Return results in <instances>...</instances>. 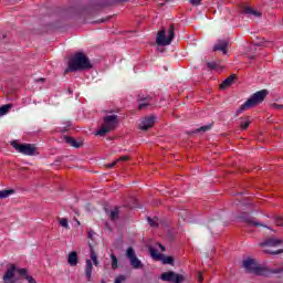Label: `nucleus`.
Listing matches in <instances>:
<instances>
[{"instance_id": "f257e3e1", "label": "nucleus", "mask_w": 283, "mask_h": 283, "mask_svg": "<svg viewBox=\"0 0 283 283\" xmlns=\"http://www.w3.org/2000/svg\"><path fill=\"white\" fill-rule=\"evenodd\" d=\"M18 273V275H20L21 277H24V280H27L29 283H36V281L34 280V277H32L31 275H28V270L25 269H19L17 268V265L11 264L6 274L3 275V282L4 283H14L17 282V279L14 277V275Z\"/></svg>"}, {"instance_id": "f03ea898", "label": "nucleus", "mask_w": 283, "mask_h": 283, "mask_svg": "<svg viewBox=\"0 0 283 283\" xmlns=\"http://www.w3.org/2000/svg\"><path fill=\"white\" fill-rule=\"evenodd\" d=\"M90 67H92L90 59L83 53H76L73 59L69 61L66 72H78V70H90Z\"/></svg>"}, {"instance_id": "7ed1b4c3", "label": "nucleus", "mask_w": 283, "mask_h": 283, "mask_svg": "<svg viewBox=\"0 0 283 283\" xmlns=\"http://www.w3.org/2000/svg\"><path fill=\"white\" fill-rule=\"evenodd\" d=\"M269 92L266 90L258 91L254 93L241 107L237 111V115L242 114V112H247V109H251L256 105H260L264 98H266Z\"/></svg>"}, {"instance_id": "20e7f679", "label": "nucleus", "mask_w": 283, "mask_h": 283, "mask_svg": "<svg viewBox=\"0 0 283 283\" xmlns=\"http://www.w3.org/2000/svg\"><path fill=\"white\" fill-rule=\"evenodd\" d=\"M175 30L176 27L171 24L170 28L168 29V35L167 30L165 29L157 33L156 43L158 48H160V45L163 48H165V45H171V41H174V36H176Z\"/></svg>"}, {"instance_id": "39448f33", "label": "nucleus", "mask_w": 283, "mask_h": 283, "mask_svg": "<svg viewBox=\"0 0 283 283\" xmlns=\"http://www.w3.org/2000/svg\"><path fill=\"white\" fill-rule=\"evenodd\" d=\"M282 244V240L275 239V238H269L264 242H261L259 245L261 247L263 253H270V255H277L280 253H283V250H276Z\"/></svg>"}, {"instance_id": "423d86ee", "label": "nucleus", "mask_w": 283, "mask_h": 283, "mask_svg": "<svg viewBox=\"0 0 283 283\" xmlns=\"http://www.w3.org/2000/svg\"><path fill=\"white\" fill-rule=\"evenodd\" d=\"M116 125H118V116L117 115H108L104 118V124L97 130V136H105V134H109L113 129H116Z\"/></svg>"}, {"instance_id": "0eeeda50", "label": "nucleus", "mask_w": 283, "mask_h": 283, "mask_svg": "<svg viewBox=\"0 0 283 283\" xmlns=\"http://www.w3.org/2000/svg\"><path fill=\"white\" fill-rule=\"evenodd\" d=\"M243 268L248 273H253L254 275H266L268 271L264 266L260 265L255 259H247L243 261Z\"/></svg>"}, {"instance_id": "6e6552de", "label": "nucleus", "mask_w": 283, "mask_h": 283, "mask_svg": "<svg viewBox=\"0 0 283 283\" xmlns=\"http://www.w3.org/2000/svg\"><path fill=\"white\" fill-rule=\"evenodd\" d=\"M11 146L19 154L24 156H36V148L32 144H19L18 142H12Z\"/></svg>"}, {"instance_id": "1a4fd4ad", "label": "nucleus", "mask_w": 283, "mask_h": 283, "mask_svg": "<svg viewBox=\"0 0 283 283\" xmlns=\"http://www.w3.org/2000/svg\"><path fill=\"white\" fill-rule=\"evenodd\" d=\"M126 258L129 260L130 266H133V269H143V261L138 256H136L134 248H128L126 250Z\"/></svg>"}, {"instance_id": "9d476101", "label": "nucleus", "mask_w": 283, "mask_h": 283, "mask_svg": "<svg viewBox=\"0 0 283 283\" xmlns=\"http://www.w3.org/2000/svg\"><path fill=\"white\" fill-rule=\"evenodd\" d=\"M161 280L163 282L182 283L185 282V276L174 271H169L161 274Z\"/></svg>"}, {"instance_id": "9b49d317", "label": "nucleus", "mask_w": 283, "mask_h": 283, "mask_svg": "<svg viewBox=\"0 0 283 283\" xmlns=\"http://www.w3.org/2000/svg\"><path fill=\"white\" fill-rule=\"evenodd\" d=\"M154 123H156V116H148L142 119L139 124V129L143 132H147L150 127H154Z\"/></svg>"}, {"instance_id": "f8f14e48", "label": "nucleus", "mask_w": 283, "mask_h": 283, "mask_svg": "<svg viewBox=\"0 0 283 283\" xmlns=\"http://www.w3.org/2000/svg\"><path fill=\"white\" fill-rule=\"evenodd\" d=\"M227 48H229V42L227 40H220L217 44L213 46L214 52H222L223 54H227Z\"/></svg>"}, {"instance_id": "ddd939ff", "label": "nucleus", "mask_w": 283, "mask_h": 283, "mask_svg": "<svg viewBox=\"0 0 283 283\" xmlns=\"http://www.w3.org/2000/svg\"><path fill=\"white\" fill-rule=\"evenodd\" d=\"M67 262L70 266H76L78 264V253L76 251H72L69 253Z\"/></svg>"}, {"instance_id": "4468645a", "label": "nucleus", "mask_w": 283, "mask_h": 283, "mask_svg": "<svg viewBox=\"0 0 283 283\" xmlns=\"http://www.w3.org/2000/svg\"><path fill=\"white\" fill-rule=\"evenodd\" d=\"M94 269V265L92 264V260H86V266H85V276L88 282L92 281V271Z\"/></svg>"}, {"instance_id": "2eb2a0df", "label": "nucleus", "mask_w": 283, "mask_h": 283, "mask_svg": "<svg viewBox=\"0 0 283 283\" xmlns=\"http://www.w3.org/2000/svg\"><path fill=\"white\" fill-rule=\"evenodd\" d=\"M235 81V75H230L227 77L221 84H220V90H227L233 85V82Z\"/></svg>"}, {"instance_id": "dca6fc26", "label": "nucleus", "mask_w": 283, "mask_h": 283, "mask_svg": "<svg viewBox=\"0 0 283 283\" xmlns=\"http://www.w3.org/2000/svg\"><path fill=\"white\" fill-rule=\"evenodd\" d=\"M138 99L140 101L138 105V109H145L146 107H149L151 105V98L150 97H143L138 95Z\"/></svg>"}, {"instance_id": "f3484780", "label": "nucleus", "mask_w": 283, "mask_h": 283, "mask_svg": "<svg viewBox=\"0 0 283 283\" xmlns=\"http://www.w3.org/2000/svg\"><path fill=\"white\" fill-rule=\"evenodd\" d=\"M243 14H249L250 17H262V13L251 7H245L243 9Z\"/></svg>"}, {"instance_id": "a211bd4d", "label": "nucleus", "mask_w": 283, "mask_h": 283, "mask_svg": "<svg viewBox=\"0 0 283 283\" xmlns=\"http://www.w3.org/2000/svg\"><path fill=\"white\" fill-rule=\"evenodd\" d=\"M149 253L153 260H160V258H163V254H160V252L153 247L149 248Z\"/></svg>"}, {"instance_id": "6ab92c4d", "label": "nucleus", "mask_w": 283, "mask_h": 283, "mask_svg": "<svg viewBox=\"0 0 283 283\" xmlns=\"http://www.w3.org/2000/svg\"><path fill=\"white\" fill-rule=\"evenodd\" d=\"M12 193H14V189L0 190V200H3V198H10Z\"/></svg>"}, {"instance_id": "aec40b11", "label": "nucleus", "mask_w": 283, "mask_h": 283, "mask_svg": "<svg viewBox=\"0 0 283 283\" xmlns=\"http://www.w3.org/2000/svg\"><path fill=\"white\" fill-rule=\"evenodd\" d=\"M245 222H248L250 227H262V223L255 221L253 217H247Z\"/></svg>"}, {"instance_id": "412c9836", "label": "nucleus", "mask_w": 283, "mask_h": 283, "mask_svg": "<svg viewBox=\"0 0 283 283\" xmlns=\"http://www.w3.org/2000/svg\"><path fill=\"white\" fill-rule=\"evenodd\" d=\"M125 160H129V157L123 156V157L118 158L116 161L106 165V167H107V169H113V167H116L117 163L125 161Z\"/></svg>"}, {"instance_id": "4be33fe9", "label": "nucleus", "mask_w": 283, "mask_h": 283, "mask_svg": "<svg viewBox=\"0 0 283 283\" xmlns=\"http://www.w3.org/2000/svg\"><path fill=\"white\" fill-rule=\"evenodd\" d=\"M163 264H174V258L172 256H165L161 254V258L159 259Z\"/></svg>"}, {"instance_id": "5701e85b", "label": "nucleus", "mask_w": 283, "mask_h": 283, "mask_svg": "<svg viewBox=\"0 0 283 283\" xmlns=\"http://www.w3.org/2000/svg\"><path fill=\"white\" fill-rule=\"evenodd\" d=\"M66 143L71 145V147H81V144H78L77 140L72 137H66Z\"/></svg>"}, {"instance_id": "b1692460", "label": "nucleus", "mask_w": 283, "mask_h": 283, "mask_svg": "<svg viewBox=\"0 0 283 283\" xmlns=\"http://www.w3.org/2000/svg\"><path fill=\"white\" fill-rule=\"evenodd\" d=\"M91 260L95 266H98V256L94 252V249H91Z\"/></svg>"}, {"instance_id": "393cba45", "label": "nucleus", "mask_w": 283, "mask_h": 283, "mask_svg": "<svg viewBox=\"0 0 283 283\" xmlns=\"http://www.w3.org/2000/svg\"><path fill=\"white\" fill-rule=\"evenodd\" d=\"M109 219L111 220H118V208H115V209H113L112 211H111V213H109Z\"/></svg>"}, {"instance_id": "a878e982", "label": "nucleus", "mask_w": 283, "mask_h": 283, "mask_svg": "<svg viewBox=\"0 0 283 283\" xmlns=\"http://www.w3.org/2000/svg\"><path fill=\"white\" fill-rule=\"evenodd\" d=\"M111 259H112V269L115 271V269H118V259L114 254H111Z\"/></svg>"}, {"instance_id": "bb28decb", "label": "nucleus", "mask_w": 283, "mask_h": 283, "mask_svg": "<svg viewBox=\"0 0 283 283\" xmlns=\"http://www.w3.org/2000/svg\"><path fill=\"white\" fill-rule=\"evenodd\" d=\"M8 112H10V105H3L0 107V116H6Z\"/></svg>"}, {"instance_id": "cd10ccee", "label": "nucleus", "mask_w": 283, "mask_h": 283, "mask_svg": "<svg viewBox=\"0 0 283 283\" xmlns=\"http://www.w3.org/2000/svg\"><path fill=\"white\" fill-rule=\"evenodd\" d=\"M60 224L64 228V229H69L70 223L67 222V219L62 218L59 220Z\"/></svg>"}, {"instance_id": "c85d7f7f", "label": "nucleus", "mask_w": 283, "mask_h": 283, "mask_svg": "<svg viewBox=\"0 0 283 283\" xmlns=\"http://www.w3.org/2000/svg\"><path fill=\"white\" fill-rule=\"evenodd\" d=\"M148 223L150 224V227H158V218H148Z\"/></svg>"}, {"instance_id": "c756f323", "label": "nucleus", "mask_w": 283, "mask_h": 283, "mask_svg": "<svg viewBox=\"0 0 283 283\" xmlns=\"http://www.w3.org/2000/svg\"><path fill=\"white\" fill-rule=\"evenodd\" d=\"M249 125H251V122L249 120L241 123V129H248Z\"/></svg>"}, {"instance_id": "7c9ffc66", "label": "nucleus", "mask_w": 283, "mask_h": 283, "mask_svg": "<svg viewBox=\"0 0 283 283\" xmlns=\"http://www.w3.org/2000/svg\"><path fill=\"white\" fill-rule=\"evenodd\" d=\"M125 282V275H119L115 279V283H123Z\"/></svg>"}, {"instance_id": "2f4dec72", "label": "nucleus", "mask_w": 283, "mask_h": 283, "mask_svg": "<svg viewBox=\"0 0 283 283\" xmlns=\"http://www.w3.org/2000/svg\"><path fill=\"white\" fill-rule=\"evenodd\" d=\"M275 224L277 227H283V218L282 217H279L276 220H275Z\"/></svg>"}, {"instance_id": "473e14b6", "label": "nucleus", "mask_w": 283, "mask_h": 283, "mask_svg": "<svg viewBox=\"0 0 283 283\" xmlns=\"http://www.w3.org/2000/svg\"><path fill=\"white\" fill-rule=\"evenodd\" d=\"M272 107H273V109H283V105L282 104L274 103V104H272Z\"/></svg>"}, {"instance_id": "72a5a7b5", "label": "nucleus", "mask_w": 283, "mask_h": 283, "mask_svg": "<svg viewBox=\"0 0 283 283\" xmlns=\"http://www.w3.org/2000/svg\"><path fill=\"white\" fill-rule=\"evenodd\" d=\"M190 2L192 3V6H200V3H202V0H190Z\"/></svg>"}, {"instance_id": "f704fd0d", "label": "nucleus", "mask_w": 283, "mask_h": 283, "mask_svg": "<svg viewBox=\"0 0 283 283\" xmlns=\"http://www.w3.org/2000/svg\"><path fill=\"white\" fill-rule=\"evenodd\" d=\"M197 132H209V126L200 127Z\"/></svg>"}, {"instance_id": "c9c22d12", "label": "nucleus", "mask_w": 283, "mask_h": 283, "mask_svg": "<svg viewBox=\"0 0 283 283\" xmlns=\"http://www.w3.org/2000/svg\"><path fill=\"white\" fill-rule=\"evenodd\" d=\"M208 67L210 70H216V63H208Z\"/></svg>"}, {"instance_id": "e433bc0d", "label": "nucleus", "mask_w": 283, "mask_h": 283, "mask_svg": "<svg viewBox=\"0 0 283 283\" xmlns=\"http://www.w3.org/2000/svg\"><path fill=\"white\" fill-rule=\"evenodd\" d=\"M88 238H90V240H92V238H94V231H88Z\"/></svg>"}, {"instance_id": "4c0bfd02", "label": "nucleus", "mask_w": 283, "mask_h": 283, "mask_svg": "<svg viewBox=\"0 0 283 283\" xmlns=\"http://www.w3.org/2000/svg\"><path fill=\"white\" fill-rule=\"evenodd\" d=\"M202 280H203V279H202V273H199V274H198V282H202Z\"/></svg>"}, {"instance_id": "58836bf2", "label": "nucleus", "mask_w": 283, "mask_h": 283, "mask_svg": "<svg viewBox=\"0 0 283 283\" xmlns=\"http://www.w3.org/2000/svg\"><path fill=\"white\" fill-rule=\"evenodd\" d=\"M273 273H283V269H280V270L273 271Z\"/></svg>"}, {"instance_id": "ea45409f", "label": "nucleus", "mask_w": 283, "mask_h": 283, "mask_svg": "<svg viewBox=\"0 0 283 283\" xmlns=\"http://www.w3.org/2000/svg\"><path fill=\"white\" fill-rule=\"evenodd\" d=\"M158 247H159V249H161V251H165V248L163 244L159 243Z\"/></svg>"}, {"instance_id": "a19ab883", "label": "nucleus", "mask_w": 283, "mask_h": 283, "mask_svg": "<svg viewBox=\"0 0 283 283\" xmlns=\"http://www.w3.org/2000/svg\"><path fill=\"white\" fill-rule=\"evenodd\" d=\"M67 129H70V124L65 127V132H67Z\"/></svg>"}, {"instance_id": "79ce46f5", "label": "nucleus", "mask_w": 283, "mask_h": 283, "mask_svg": "<svg viewBox=\"0 0 283 283\" xmlns=\"http://www.w3.org/2000/svg\"><path fill=\"white\" fill-rule=\"evenodd\" d=\"M77 224H81V221H77Z\"/></svg>"}]
</instances>
